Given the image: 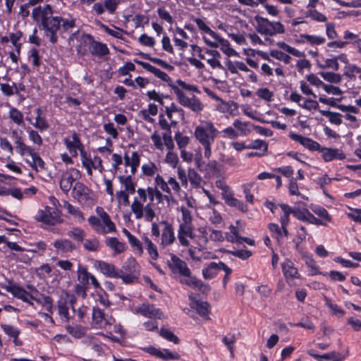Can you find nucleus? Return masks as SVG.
I'll use <instances>...</instances> for the list:
<instances>
[{"mask_svg": "<svg viewBox=\"0 0 361 361\" xmlns=\"http://www.w3.org/2000/svg\"><path fill=\"white\" fill-rule=\"evenodd\" d=\"M32 17L35 22L39 23L49 41L52 44L56 43L58 40L56 32L61 29L62 18L53 16L51 6L46 4L35 7L32 10Z\"/></svg>", "mask_w": 361, "mask_h": 361, "instance_id": "nucleus-1", "label": "nucleus"}, {"mask_svg": "<svg viewBox=\"0 0 361 361\" xmlns=\"http://www.w3.org/2000/svg\"><path fill=\"white\" fill-rule=\"evenodd\" d=\"M23 131L13 130L11 137L16 144V150L21 157L30 156V159L24 158V161L35 171L45 169V162L35 149L24 142Z\"/></svg>", "mask_w": 361, "mask_h": 361, "instance_id": "nucleus-2", "label": "nucleus"}, {"mask_svg": "<svg viewBox=\"0 0 361 361\" xmlns=\"http://www.w3.org/2000/svg\"><path fill=\"white\" fill-rule=\"evenodd\" d=\"M95 212L98 216H90L87 221L96 233L105 235L116 231L115 224L111 221L110 216L102 207H97Z\"/></svg>", "mask_w": 361, "mask_h": 361, "instance_id": "nucleus-3", "label": "nucleus"}, {"mask_svg": "<svg viewBox=\"0 0 361 361\" xmlns=\"http://www.w3.org/2000/svg\"><path fill=\"white\" fill-rule=\"evenodd\" d=\"M85 46L88 47L89 51L92 56L102 58L109 54L106 44L94 40L91 35H87L78 46L77 51L79 54L84 56L87 54Z\"/></svg>", "mask_w": 361, "mask_h": 361, "instance_id": "nucleus-4", "label": "nucleus"}, {"mask_svg": "<svg viewBox=\"0 0 361 361\" xmlns=\"http://www.w3.org/2000/svg\"><path fill=\"white\" fill-rule=\"evenodd\" d=\"M255 20L257 23L256 30L261 35L272 37L285 33L284 25L279 21H270L260 16H256Z\"/></svg>", "mask_w": 361, "mask_h": 361, "instance_id": "nucleus-5", "label": "nucleus"}, {"mask_svg": "<svg viewBox=\"0 0 361 361\" xmlns=\"http://www.w3.org/2000/svg\"><path fill=\"white\" fill-rule=\"evenodd\" d=\"M140 271V265L135 259L130 257L125 262L122 268L119 269V279H121L125 283H133L137 281Z\"/></svg>", "mask_w": 361, "mask_h": 361, "instance_id": "nucleus-6", "label": "nucleus"}, {"mask_svg": "<svg viewBox=\"0 0 361 361\" xmlns=\"http://www.w3.org/2000/svg\"><path fill=\"white\" fill-rule=\"evenodd\" d=\"M217 133L218 131L212 123L204 122L195 128L194 135L202 145H212Z\"/></svg>", "mask_w": 361, "mask_h": 361, "instance_id": "nucleus-7", "label": "nucleus"}, {"mask_svg": "<svg viewBox=\"0 0 361 361\" xmlns=\"http://www.w3.org/2000/svg\"><path fill=\"white\" fill-rule=\"evenodd\" d=\"M169 86L173 90L176 94L178 102L182 106L190 109L191 111L199 113L204 109V104L200 101V99L192 95L191 97H188L186 94L176 85L169 84Z\"/></svg>", "mask_w": 361, "mask_h": 361, "instance_id": "nucleus-8", "label": "nucleus"}, {"mask_svg": "<svg viewBox=\"0 0 361 361\" xmlns=\"http://www.w3.org/2000/svg\"><path fill=\"white\" fill-rule=\"evenodd\" d=\"M37 221L42 222L44 224L54 226L63 222L60 211L56 208L49 206L44 207L37 211L35 216Z\"/></svg>", "mask_w": 361, "mask_h": 361, "instance_id": "nucleus-9", "label": "nucleus"}, {"mask_svg": "<svg viewBox=\"0 0 361 361\" xmlns=\"http://www.w3.org/2000/svg\"><path fill=\"white\" fill-rule=\"evenodd\" d=\"M76 300V297L74 294L64 290L62 292L60 299L57 302L59 314L64 318L66 322L70 319L68 305L71 306L73 311H75V304Z\"/></svg>", "mask_w": 361, "mask_h": 361, "instance_id": "nucleus-10", "label": "nucleus"}, {"mask_svg": "<svg viewBox=\"0 0 361 361\" xmlns=\"http://www.w3.org/2000/svg\"><path fill=\"white\" fill-rule=\"evenodd\" d=\"M167 264L171 273L176 276L190 277L191 271L187 263L174 254H171Z\"/></svg>", "mask_w": 361, "mask_h": 361, "instance_id": "nucleus-11", "label": "nucleus"}, {"mask_svg": "<svg viewBox=\"0 0 361 361\" xmlns=\"http://www.w3.org/2000/svg\"><path fill=\"white\" fill-rule=\"evenodd\" d=\"M80 172L75 168H71L63 171L61 174L59 185L61 190L68 194L71 190L73 183L80 178Z\"/></svg>", "mask_w": 361, "mask_h": 361, "instance_id": "nucleus-12", "label": "nucleus"}, {"mask_svg": "<svg viewBox=\"0 0 361 361\" xmlns=\"http://www.w3.org/2000/svg\"><path fill=\"white\" fill-rule=\"evenodd\" d=\"M92 326L96 329L106 328L112 325L115 319L110 317H106L104 312L99 307H93L92 313Z\"/></svg>", "mask_w": 361, "mask_h": 361, "instance_id": "nucleus-13", "label": "nucleus"}, {"mask_svg": "<svg viewBox=\"0 0 361 361\" xmlns=\"http://www.w3.org/2000/svg\"><path fill=\"white\" fill-rule=\"evenodd\" d=\"M137 197H134L130 209L135 219H140L142 218L143 203L147 201V194L146 189L141 188L137 190Z\"/></svg>", "mask_w": 361, "mask_h": 361, "instance_id": "nucleus-14", "label": "nucleus"}, {"mask_svg": "<svg viewBox=\"0 0 361 361\" xmlns=\"http://www.w3.org/2000/svg\"><path fill=\"white\" fill-rule=\"evenodd\" d=\"M77 279L79 283L87 286L89 285V281H91V283L94 288L98 289L101 288L100 283L95 276L88 272L87 267L81 263H78L77 266Z\"/></svg>", "mask_w": 361, "mask_h": 361, "instance_id": "nucleus-15", "label": "nucleus"}, {"mask_svg": "<svg viewBox=\"0 0 361 361\" xmlns=\"http://www.w3.org/2000/svg\"><path fill=\"white\" fill-rule=\"evenodd\" d=\"M63 142L67 149L73 157L78 156V150L80 151V155L85 152V147L81 142L78 134L75 132L72 134L71 140L64 138Z\"/></svg>", "mask_w": 361, "mask_h": 361, "instance_id": "nucleus-16", "label": "nucleus"}, {"mask_svg": "<svg viewBox=\"0 0 361 361\" xmlns=\"http://www.w3.org/2000/svg\"><path fill=\"white\" fill-rule=\"evenodd\" d=\"M135 312L137 314L150 319H161L164 317V313L160 309L156 308L154 305L149 303H142L135 309Z\"/></svg>", "mask_w": 361, "mask_h": 361, "instance_id": "nucleus-17", "label": "nucleus"}, {"mask_svg": "<svg viewBox=\"0 0 361 361\" xmlns=\"http://www.w3.org/2000/svg\"><path fill=\"white\" fill-rule=\"evenodd\" d=\"M160 224L164 226L161 234V245L166 247L172 245L176 240L173 227L167 221H161Z\"/></svg>", "mask_w": 361, "mask_h": 361, "instance_id": "nucleus-18", "label": "nucleus"}, {"mask_svg": "<svg viewBox=\"0 0 361 361\" xmlns=\"http://www.w3.org/2000/svg\"><path fill=\"white\" fill-rule=\"evenodd\" d=\"M229 273V267L224 262L218 263L212 262L205 268L202 269V275L206 279H212L214 278L219 271Z\"/></svg>", "mask_w": 361, "mask_h": 361, "instance_id": "nucleus-19", "label": "nucleus"}, {"mask_svg": "<svg viewBox=\"0 0 361 361\" xmlns=\"http://www.w3.org/2000/svg\"><path fill=\"white\" fill-rule=\"evenodd\" d=\"M188 238L192 239L195 238L194 227L192 224H179L178 230V239L180 245L188 247L190 242Z\"/></svg>", "mask_w": 361, "mask_h": 361, "instance_id": "nucleus-20", "label": "nucleus"}, {"mask_svg": "<svg viewBox=\"0 0 361 361\" xmlns=\"http://www.w3.org/2000/svg\"><path fill=\"white\" fill-rule=\"evenodd\" d=\"M95 269L107 277L119 279V269L111 263L102 260H96L94 263Z\"/></svg>", "mask_w": 361, "mask_h": 361, "instance_id": "nucleus-21", "label": "nucleus"}, {"mask_svg": "<svg viewBox=\"0 0 361 361\" xmlns=\"http://www.w3.org/2000/svg\"><path fill=\"white\" fill-rule=\"evenodd\" d=\"M288 136L290 139L295 142H299L310 151H319L320 149V145L317 141L309 137H304L293 132H290Z\"/></svg>", "mask_w": 361, "mask_h": 361, "instance_id": "nucleus-22", "label": "nucleus"}, {"mask_svg": "<svg viewBox=\"0 0 361 361\" xmlns=\"http://www.w3.org/2000/svg\"><path fill=\"white\" fill-rule=\"evenodd\" d=\"M189 298L191 300V302L190 303V308L195 310L200 316L204 317L207 319H209V317H208V314L210 312V306L209 303L200 300H197L192 295H190Z\"/></svg>", "mask_w": 361, "mask_h": 361, "instance_id": "nucleus-23", "label": "nucleus"}, {"mask_svg": "<svg viewBox=\"0 0 361 361\" xmlns=\"http://www.w3.org/2000/svg\"><path fill=\"white\" fill-rule=\"evenodd\" d=\"M5 289L7 292L11 293L13 297L20 299L23 302H27L30 305H32V302H31L28 298V292L18 285L13 283H9L8 285L5 286Z\"/></svg>", "mask_w": 361, "mask_h": 361, "instance_id": "nucleus-24", "label": "nucleus"}, {"mask_svg": "<svg viewBox=\"0 0 361 361\" xmlns=\"http://www.w3.org/2000/svg\"><path fill=\"white\" fill-rule=\"evenodd\" d=\"M81 161L83 166H91L94 169H97L100 173H103L104 169L102 166V159L95 156L94 159H92L91 156L88 154L85 151L80 155Z\"/></svg>", "mask_w": 361, "mask_h": 361, "instance_id": "nucleus-25", "label": "nucleus"}, {"mask_svg": "<svg viewBox=\"0 0 361 361\" xmlns=\"http://www.w3.org/2000/svg\"><path fill=\"white\" fill-rule=\"evenodd\" d=\"M319 152H322V158L326 162L334 159L343 160L345 158L342 150L337 148L321 147Z\"/></svg>", "mask_w": 361, "mask_h": 361, "instance_id": "nucleus-26", "label": "nucleus"}, {"mask_svg": "<svg viewBox=\"0 0 361 361\" xmlns=\"http://www.w3.org/2000/svg\"><path fill=\"white\" fill-rule=\"evenodd\" d=\"M53 246L58 252L61 253L72 252L77 249V246L71 240L60 238L53 243Z\"/></svg>", "mask_w": 361, "mask_h": 361, "instance_id": "nucleus-27", "label": "nucleus"}, {"mask_svg": "<svg viewBox=\"0 0 361 361\" xmlns=\"http://www.w3.org/2000/svg\"><path fill=\"white\" fill-rule=\"evenodd\" d=\"M135 61L137 64L140 65L144 69L153 73L156 77L161 79V80L167 82H171V78L165 72L159 70V68L152 66L148 63L137 60H135Z\"/></svg>", "mask_w": 361, "mask_h": 361, "instance_id": "nucleus-28", "label": "nucleus"}, {"mask_svg": "<svg viewBox=\"0 0 361 361\" xmlns=\"http://www.w3.org/2000/svg\"><path fill=\"white\" fill-rule=\"evenodd\" d=\"M90 190L83 183L77 182L73 188L72 195L78 201H86L89 198Z\"/></svg>", "mask_w": 361, "mask_h": 361, "instance_id": "nucleus-29", "label": "nucleus"}, {"mask_svg": "<svg viewBox=\"0 0 361 361\" xmlns=\"http://www.w3.org/2000/svg\"><path fill=\"white\" fill-rule=\"evenodd\" d=\"M282 271L286 280L299 279L300 274L298 269L294 267L293 262L286 259L281 264Z\"/></svg>", "mask_w": 361, "mask_h": 361, "instance_id": "nucleus-30", "label": "nucleus"}, {"mask_svg": "<svg viewBox=\"0 0 361 361\" xmlns=\"http://www.w3.org/2000/svg\"><path fill=\"white\" fill-rule=\"evenodd\" d=\"M233 126V128L236 129L238 137L248 135L255 128V125L252 124L250 122L242 121L239 119L235 120Z\"/></svg>", "mask_w": 361, "mask_h": 361, "instance_id": "nucleus-31", "label": "nucleus"}, {"mask_svg": "<svg viewBox=\"0 0 361 361\" xmlns=\"http://www.w3.org/2000/svg\"><path fill=\"white\" fill-rule=\"evenodd\" d=\"M105 244L117 255L123 252L126 248V243L120 242L118 238L115 237L107 238L105 240Z\"/></svg>", "mask_w": 361, "mask_h": 361, "instance_id": "nucleus-32", "label": "nucleus"}, {"mask_svg": "<svg viewBox=\"0 0 361 361\" xmlns=\"http://www.w3.org/2000/svg\"><path fill=\"white\" fill-rule=\"evenodd\" d=\"M199 170L202 172H205V176H210L212 175L216 174L219 172L217 169V162L214 160L210 161L207 165L200 163V161H197Z\"/></svg>", "mask_w": 361, "mask_h": 361, "instance_id": "nucleus-33", "label": "nucleus"}, {"mask_svg": "<svg viewBox=\"0 0 361 361\" xmlns=\"http://www.w3.org/2000/svg\"><path fill=\"white\" fill-rule=\"evenodd\" d=\"M118 180L121 185L124 186V190L127 192H129L130 194H133L135 192V183H134L132 175H128V176H119L118 177Z\"/></svg>", "mask_w": 361, "mask_h": 361, "instance_id": "nucleus-34", "label": "nucleus"}, {"mask_svg": "<svg viewBox=\"0 0 361 361\" xmlns=\"http://www.w3.org/2000/svg\"><path fill=\"white\" fill-rule=\"evenodd\" d=\"M142 240L151 259L152 260H157L159 255L156 245L147 236H144Z\"/></svg>", "mask_w": 361, "mask_h": 361, "instance_id": "nucleus-35", "label": "nucleus"}, {"mask_svg": "<svg viewBox=\"0 0 361 361\" xmlns=\"http://www.w3.org/2000/svg\"><path fill=\"white\" fill-rule=\"evenodd\" d=\"M300 43L309 42L311 45H320L326 42L324 37L310 35L307 34H302L300 35V39L298 40Z\"/></svg>", "mask_w": 361, "mask_h": 361, "instance_id": "nucleus-36", "label": "nucleus"}, {"mask_svg": "<svg viewBox=\"0 0 361 361\" xmlns=\"http://www.w3.org/2000/svg\"><path fill=\"white\" fill-rule=\"evenodd\" d=\"M31 299L35 300L38 304L42 305L46 309V310H47L49 313L52 314L54 300L49 295H42L41 298H37L35 295H32Z\"/></svg>", "mask_w": 361, "mask_h": 361, "instance_id": "nucleus-37", "label": "nucleus"}, {"mask_svg": "<svg viewBox=\"0 0 361 361\" xmlns=\"http://www.w3.org/2000/svg\"><path fill=\"white\" fill-rule=\"evenodd\" d=\"M225 201L228 206L235 207L243 213L247 212L248 210L247 206L243 201L236 199L231 195H227Z\"/></svg>", "mask_w": 361, "mask_h": 361, "instance_id": "nucleus-38", "label": "nucleus"}, {"mask_svg": "<svg viewBox=\"0 0 361 361\" xmlns=\"http://www.w3.org/2000/svg\"><path fill=\"white\" fill-rule=\"evenodd\" d=\"M217 41L218 47L221 46V51L225 53L227 56H235L237 54L236 51L230 47V44L228 40L224 39L217 35V37H213Z\"/></svg>", "mask_w": 361, "mask_h": 361, "instance_id": "nucleus-39", "label": "nucleus"}, {"mask_svg": "<svg viewBox=\"0 0 361 361\" xmlns=\"http://www.w3.org/2000/svg\"><path fill=\"white\" fill-rule=\"evenodd\" d=\"M188 180L194 188H202V183L203 182L201 176L195 170L190 169L188 171Z\"/></svg>", "mask_w": 361, "mask_h": 361, "instance_id": "nucleus-40", "label": "nucleus"}, {"mask_svg": "<svg viewBox=\"0 0 361 361\" xmlns=\"http://www.w3.org/2000/svg\"><path fill=\"white\" fill-rule=\"evenodd\" d=\"M361 68L354 63L345 65L344 67L343 75L351 80L356 79L355 73H360Z\"/></svg>", "mask_w": 361, "mask_h": 361, "instance_id": "nucleus-41", "label": "nucleus"}, {"mask_svg": "<svg viewBox=\"0 0 361 361\" xmlns=\"http://www.w3.org/2000/svg\"><path fill=\"white\" fill-rule=\"evenodd\" d=\"M37 116L35 118V122L32 123V125L39 129L40 130H44L48 129L49 124L47 123L46 119L42 116V111L41 109L38 108L36 109Z\"/></svg>", "mask_w": 361, "mask_h": 361, "instance_id": "nucleus-42", "label": "nucleus"}, {"mask_svg": "<svg viewBox=\"0 0 361 361\" xmlns=\"http://www.w3.org/2000/svg\"><path fill=\"white\" fill-rule=\"evenodd\" d=\"M319 112L322 116L329 117V120L332 124L339 126L342 123V115L341 114L325 110H320Z\"/></svg>", "mask_w": 361, "mask_h": 361, "instance_id": "nucleus-43", "label": "nucleus"}, {"mask_svg": "<svg viewBox=\"0 0 361 361\" xmlns=\"http://www.w3.org/2000/svg\"><path fill=\"white\" fill-rule=\"evenodd\" d=\"M67 332L75 338H80L85 336L86 329L81 326L68 325L66 327Z\"/></svg>", "mask_w": 361, "mask_h": 361, "instance_id": "nucleus-44", "label": "nucleus"}, {"mask_svg": "<svg viewBox=\"0 0 361 361\" xmlns=\"http://www.w3.org/2000/svg\"><path fill=\"white\" fill-rule=\"evenodd\" d=\"M67 235L74 240L82 243L85 240V232L79 227H75L71 231H68Z\"/></svg>", "mask_w": 361, "mask_h": 361, "instance_id": "nucleus-45", "label": "nucleus"}, {"mask_svg": "<svg viewBox=\"0 0 361 361\" xmlns=\"http://www.w3.org/2000/svg\"><path fill=\"white\" fill-rule=\"evenodd\" d=\"M101 27L108 35H109L115 38L120 39H123V33H126V34L127 33L126 31L123 30L121 28L117 27H114L115 30H113V29L109 27L107 25L102 24Z\"/></svg>", "mask_w": 361, "mask_h": 361, "instance_id": "nucleus-46", "label": "nucleus"}, {"mask_svg": "<svg viewBox=\"0 0 361 361\" xmlns=\"http://www.w3.org/2000/svg\"><path fill=\"white\" fill-rule=\"evenodd\" d=\"M305 17L310 18L312 20L317 22H326L327 20L326 17L322 13L317 11L315 9H309L305 11Z\"/></svg>", "mask_w": 361, "mask_h": 361, "instance_id": "nucleus-47", "label": "nucleus"}, {"mask_svg": "<svg viewBox=\"0 0 361 361\" xmlns=\"http://www.w3.org/2000/svg\"><path fill=\"white\" fill-rule=\"evenodd\" d=\"M142 212V217H144L145 221L148 222L152 221L156 216L155 212L153 209V204L151 202H149L145 206L143 205Z\"/></svg>", "mask_w": 361, "mask_h": 361, "instance_id": "nucleus-48", "label": "nucleus"}, {"mask_svg": "<svg viewBox=\"0 0 361 361\" xmlns=\"http://www.w3.org/2000/svg\"><path fill=\"white\" fill-rule=\"evenodd\" d=\"M319 74L324 80L329 82L338 84L340 83L342 80V77L340 74L334 72H321Z\"/></svg>", "mask_w": 361, "mask_h": 361, "instance_id": "nucleus-49", "label": "nucleus"}, {"mask_svg": "<svg viewBox=\"0 0 361 361\" xmlns=\"http://www.w3.org/2000/svg\"><path fill=\"white\" fill-rule=\"evenodd\" d=\"M326 305L329 307L333 315H335L338 317H342L345 315V310L341 308V307H339L337 304L333 303L330 299L326 298Z\"/></svg>", "mask_w": 361, "mask_h": 361, "instance_id": "nucleus-50", "label": "nucleus"}, {"mask_svg": "<svg viewBox=\"0 0 361 361\" xmlns=\"http://www.w3.org/2000/svg\"><path fill=\"white\" fill-rule=\"evenodd\" d=\"M154 183L155 187L159 188L169 195L171 194V188L169 186L168 181H165L162 176L158 174L154 179Z\"/></svg>", "mask_w": 361, "mask_h": 361, "instance_id": "nucleus-51", "label": "nucleus"}, {"mask_svg": "<svg viewBox=\"0 0 361 361\" xmlns=\"http://www.w3.org/2000/svg\"><path fill=\"white\" fill-rule=\"evenodd\" d=\"M83 247L90 252H97L99 248V240L97 238L84 240Z\"/></svg>", "mask_w": 361, "mask_h": 361, "instance_id": "nucleus-52", "label": "nucleus"}, {"mask_svg": "<svg viewBox=\"0 0 361 361\" xmlns=\"http://www.w3.org/2000/svg\"><path fill=\"white\" fill-rule=\"evenodd\" d=\"M312 212L322 218V220H323L324 222H330L331 221V217L329 215L328 211L322 207H312Z\"/></svg>", "mask_w": 361, "mask_h": 361, "instance_id": "nucleus-53", "label": "nucleus"}, {"mask_svg": "<svg viewBox=\"0 0 361 361\" xmlns=\"http://www.w3.org/2000/svg\"><path fill=\"white\" fill-rule=\"evenodd\" d=\"M9 118L18 126L23 123V114L14 107L11 108L9 111Z\"/></svg>", "mask_w": 361, "mask_h": 361, "instance_id": "nucleus-54", "label": "nucleus"}, {"mask_svg": "<svg viewBox=\"0 0 361 361\" xmlns=\"http://www.w3.org/2000/svg\"><path fill=\"white\" fill-rule=\"evenodd\" d=\"M194 21L196 23L198 28L204 32L209 34L212 38L217 37V34L211 30L206 23L200 18H195Z\"/></svg>", "mask_w": 361, "mask_h": 361, "instance_id": "nucleus-55", "label": "nucleus"}, {"mask_svg": "<svg viewBox=\"0 0 361 361\" xmlns=\"http://www.w3.org/2000/svg\"><path fill=\"white\" fill-rule=\"evenodd\" d=\"M159 335L165 339L171 341L176 344L178 343L179 338L172 331L167 329L161 328L159 331Z\"/></svg>", "mask_w": 361, "mask_h": 361, "instance_id": "nucleus-56", "label": "nucleus"}, {"mask_svg": "<svg viewBox=\"0 0 361 361\" xmlns=\"http://www.w3.org/2000/svg\"><path fill=\"white\" fill-rule=\"evenodd\" d=\"M247 147V149H262L264 152H266L268 149V144L264 140L257 139L252 141Z\"/></svg>", "mask_w": 361, "mask_h": 361, "instance_id": "nucleus-57", "label": "nucleus"}, {"mask_svg": "<svg viewBox=\"0 0 361 361\" xmlns=\"http://www.w3.org/2000/svg\"><path fill=\"white\" fill-rule=\"evenodd\" d=\"M130 174L134 175L137 171V168L140 165V155L137 152H133L130 157Z\"/></svg>", "mask_w": 361, "mask_h": 361, "instance_id": "nucleus-58", "label": "nucleus"}, {"mask_svg": "<svg viewBox=\"0 0 361 361\" xmlns=\"http://www.w3.org/2000/svg\"><path fill=\"white\" fill-rule=\"evenodd\" d=\"M256 94L257 97L267 102L272 101L274 97V93L267 87L258 89L256 92Z\"/></svg>", "mask_w": 361, "mask_h": 361, "instance_id": "nucleus-59", "label": "nucleus"}, {"mask_svg": "<svg viewBox=\"0 0 361 361\" xmlns=\"http://www.w3.org/2000/svg\"><path fill=\"white\" fill-rule=\"evenodd\" d=\"M63 207L69 214L73 215L75 217L83 219V215L80 210L78 208L73 207L68 202L64 201Z\"/></svg>", "mask_w": 361, "mask_h": 361, "instance_id": "nucleus-60", "label": "nucleus"}, {"mask_svg": "<svg viewBox=\"0 0 361 361\" xmlns=\"http://www.w3.org/2000/svg\"><path fill=\"white\" fill-rule=\"evenodd\" d=\"M290 324L293 326H300L304 329L311 330L312 331H314V329H315L314 324L312 323V322L308 317L302 318L301 319V321L298 323H294V324L290 323Z\"/></svg>", "mask_w": 361, "mask_h": 361, "instance_id": "nucleus-61", "label": "nucleus"}, {"mask_svg": "<svg viewBox=\"0 0 361 361\" xmlns=\"http://www.w3.org/2000/svg\"><path fill=\"white\" fill-rule=\"evenodd\" d=\"M1 327L4 330V333L11 338L18 337L19 334H20V330L15 328L12 325L1 324Z\"/></svg>", "mask_w": 361, "mask_h": 361, "instance_id": "nucleus-62", "label": "nucleus"}, {"mask_svg": "<svg viewBox=\"0 0 361 361\" xmlns=\"http://www.w3.org/2000/svg\"><path fill=\"white\" fill-rule=\"evenodd\" d=\"M142 171L144 175L147 176H152L157 171V166L155 165V164L149 162L142 166Z\"/></svg>", "mask_w": 361, "mask_h": 361, "instance_id": "nucleus-63", "label": "nucleus"}, {"mask_svg": "<svg viewBox=\"0 0 361 361\" xmlns=\"http://www.w3.org/2000/svg\"><path fill=\"white\" fill-rule=\"evenodd\" d=\"M29 59L32 60V63L35 67H39L41 65L40 56L39 51L32 48L29 51Z\"/></svg>", "mask_w": 361, "mask_h": 361, "instance_id": "nucleus-64", "label": "nucleus"}]
</instances>
